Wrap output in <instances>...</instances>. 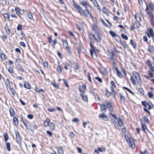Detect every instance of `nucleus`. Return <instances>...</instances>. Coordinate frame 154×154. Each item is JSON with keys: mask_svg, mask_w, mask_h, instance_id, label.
Listing matches in <instances>:
<instances>
[{"mask_svg": "<svg viewBox=\"0 0 154 154\" xmlns=\"http://www.w3.org/2000/svg\"><path fill=\"white\" fill-rule=\"evenodd\" d=\"M6 148L7 151L8 152L11 151V145L9 142H7L6 143Z\"/></svg>", "mask_w": 154, "mask_h": 154, "instance_id": "obj_49", "label": "nucleus"}, {"mask_svg": "<svg viewBox=\"0 0 154 154\" xmlns=\"http://www.w3.org/2000/svg\"><path fill=\"white\" fill-rule=\"evenodd\" d=\"M51 120L50 119L47 118L44 121L43 123L44 126L45 127H47L49 125L51 122H50Z\"/></svg>", "mask_w": 154, "mask_h": 154, "instance_id": "obj_29", "label": "nucleus"}, {"mask_svg": "<svg viewBox=\"0 0 154 154\" xmlns=\"http://www.w3.org/2000/svg\"><path fill=\"white\" fill-rule=\"evenodd\" d=\"M13 121L14 125L17 126L19 125V120L15 116L13 117Z\"/></svg>", "mask_w": 154, "mask_h": 154, "instance_id": "obj_38", "label": "nucleus"}, {"mask_svg": "<svg viewBox=\"0 0 154 154\" xmlns=\"http://www.w3.org/2000/svg\"><path fill=\"white\" fill-rule=\"evenodd\" d=\"M147 32L146 33V34L149 38L151 37L152 38L153 41L154 42V32L153 29L151 28H148L147 29Z\"/></svg>", "mask_w": 154, "mask_h": 154, "instance_id": "obj_13", "label": "nucleus"}, {"mask_svg": "<svg viewBox=\"0 0 154 154\" xmlns=\"http://www.w3.org/2000/svg\"><path fill=\"white\" fill-rule=\"evenodd\" d=\"M140 25L137 22H135L133 24V26L134 27V28L136 29L139 28Z\"/></svg>", "mask_w": 154, "mask_h": 154, "instance_id": "obj_53", "label": "nucleus"}, {"mask_svg": "<svg viewBox=\"0 0 154 154\" xmlns=\"http://www.w3.org/2000/svg\"><path fill=\"white\" fill-rule=\"evenodd\" d=\"M99 119H103L105 121H107L108 120V118L107 116L104 113H102L99 115L98 116Z\"/></svg>", "mask_w": 154, "mask_h": 154, "instance_id": "obj_21", "label": "nucleus"}, {"mask_svg": "<svg viewBox=\"0 0 154 154\" xmlns=\"http://www.w3.org/2000/svg\"><path fill=\"white\" fill-rule=\"evenodd\" d=\"M140 154H149V152L147 151V149H145L143 151L141 150H139Z\"/></svg>", "mask_w": 154, "mask_h": 154, "instance_id": "obj_55", "label": "nucleus"}, {"mask_svg": "<svg viewBox=\"0 0 154 154\" xmlns=\"http://www.w3.org/2000/svg\"><path fill=\"white\" fill-rule=\"evenodd\" d=\"M4 29L7 35H9L11 33V29L8 24H5L4 26Z\"/></svg>", "mask_w": 154, "mask_h": 154, "instance_id": "obj_24", "label": "nucleus"}, {"mask_svg": "<svg viewBox=\"0 0 154 154\" xmlns=\"http://www.w3.org/2000/svg\"><path fill=\"white\" fill-rule=\"evenodd\" d=\"M73 64L75 71H76V70L79 69H80V65L78 63L76 62H73Z\"/></svg>", "mask_w": 154, "mask_h": 154, "instance_id": "obj_32", "label": "nucleus"}, {"mask_svg": "<svg viewBox=\"0 0 154 154\" xmlns=\"http://www.w3.org/2000/svg\"><path fill=\"white\" fill-rule=\"evenodd\" d=\"M122 88L124 90H126L129 92L131 94L133 95H134V94L131 90H130L128 88L125 87V86H123V87H122Z\"/></svg>", "mask_w": 154, "mask_h": 154, "instance_id": "obj_47", "label": "nucleus"}, {"mask_svg": "<svg viewBox=\"0 0 154 154\" xmlns=\"http://www.w3.org/2000/svg\"><path fill=\"white\" fill-rule=\"evenodd\" d=\"M141 104L144 106L143 108L144 111L147 113L149 116H150L151 114L149 110L153 108L154 106L153 104L151 102H148L146 101H142Z\"/></svg>", "mask_w": 154, "mask_h": 154, "instance_id": "obj_7", "label": "nucleus"}, {"mask_svg": "<svg viewBox=\"0 0 154 154\" xmlns=\"http://www.w3.org/2000/svg\"><path fill=\"white\" fill-rule=\"evenodd\" d=\"M105 95L107 97H109L111 95V93H112V92H110L109 91V90L107 88L105 89Z\"/></svg>", "mask_w": 154, "mask_h": 154, "instance_id": "obj_45", "label": "nucleus"}, {"mask_svg": "<svg viewBox=\"0 0 154 154\" xmlns=\"http://www.w3.org/2000/svg\"><path fill=\"white\" fill-rule=\"evenodd\" d=\"M88 37L90 41L89 42L90 43H95V41L97 43H99L101 40V38L99 34H95L89 33Z\"/></svg>", "mask_w": 154, "mask_h": 154, "instance_id": "obj_8", "label": "nucleus"}, {"mask_svg": "<svg viewBox=\"0 0 154 154\" xmlns=\"http://www.w3.org/2000/svg\"><path fill=\"white\" fill-rule=\"evenodd\" d=\"M14 10L19 18L20 19H22V18L21 16L22 14L21 12V9L18 7H16L15 8Z\"/></svg>", "mask_w": 154, "mask_h": 154, "instance_id": "obj_18", "label": "nucleus"}, {"mask_svg": "<svg viewBox=\"0 0 154 154\" xmlns=\"http://www.w3.org/2000/svg\"><path fill=\"white\" fill-rule=\"evenodd\" d=\"M77 28L79 31H84V30L83 29V27L82 25H77Z\"/></svg>", "mask_w": 154, "mask_h": 154, "instance_id": "obj_61", "label": "nucleus"}, {"mask_svg": "<svg viewBox=\"0 0 154 154\" xmlns=\"http://www.w3.org/2000/svg\"><path fill=\"white\" fill-rule=\"evenodd\" d=\"M125 140L130 147L133 149H134L136 147L135 142L136 140L134 138L131 137H129L127 135L125 134Z\"/></svg>", "mask_w": 154, "mask_h": 154, "instance_id": "obj_9", "label": "nucleus"}, {"mask_svg": "<svg viewBox=\"0 0 154 154\" xmlns=\"http://www.w3.org/2000/svg\"><path fill=\"white\" fill-rule=\"evenodd\" d=\"M7 70L8 72L11 74V75L13 77H15L14 75H16V74H15L14 71V68L11 66H9Z\"/></svg>", "mask_w": 154, "mask_h": 154, "instance_id": "obj_23", "label": "nucleus"}, {"mask_svg": "<svg viewBox=\"0 0 154 154\" xmlns=\"http://www.w3.org/2000/svg\"><path fill=\"white\" fill-rule=\"evenodd\" d=\"M17 66L18 67V69L19 70L21 71L22 72H24V70L22 66L20 64H18Z\"/></svg>", "mask_w": 154, "mask_h": 154, "instance_id": "obj_58", "label": "nucleus"}, {"mask_svg": "<svg viewBox=\"0 0 154 154\" xmlns=\"http://www.w3.org/2000/svg\"><path fill=\"white\" fill-rule=\"evenodd\" d=\"M3 136L4 138L5 142H7L9 139V137L8 133L7 132H5L3 134Z\"/></svg>", "mask_w": 154, "mask_h": 154, "instance_id": "obj_48", "label": "nucleus"}, {"mask_svg": "<svg viewBox=\"0 0 154 154\" xmlns=\"http://www.w3.org/2000/svg\"><path fill=\"white\" fill-rule=\"evenodd\" d=\"M111 121L114 124L115 126V128L118 130H119V128H118V127L117 125V121L115 120L114 119H111Z\"/></svg>", "mask_w": 154, "mask_h": 154, "instance_id": "obj_44", "label": "nucleus"}, {"mask_svg": "<svg viewBox=\"0 0 154 154\" xmlns=\"http://www.w3.org/2000/svg\"><path fill=\"white\" fill-rule=\"evenodd\" d=\"M73 6L81 16L85 18L90 17L92 19L94 18V17L88 10V8H91V6L87 1H83L79 2L80 5L85 8V9H83L82 7L75 2L74 1H73Z\"/></svg>", "mask_w": 154, "mask_h": 154, "instance_id": "obj_1", "label": "nucleus"}, {"mask_svg": "<svg viewBox=\"0 0 154 154\" xmlns=\"http://www.w3.org/2000/svg\"><path fill=\"white\" fill-rule=\"evenodd\" d=\"M143 118L145 121L144 122H146L147 124L150 123L149 120L147 116H145Z\"/></svg>", "mask_w": 154, "mask_h": 154, "instance_id": "obj_60", "label": "nucleus"}, {"mask_svg": "<svg viewBox=\"0 0 154 154\" xmlns=\"http://www.w3.org/2000/svg\"><path fill=\"white\" fill-rule=\"evenodd\" d=\"M130 43L134 49H136L137 47V43L136 42H134L132 39H131Z\"/></svg>", "mask_w": 154, "mask_h": 154, "instance_id": "obj_42", "label": "nucleus"}, {"mask_svg": "<svg viewBox=\"0 0 154 154\" xmlns=\"http://www.w3.org/2000/svg\"><path fill=\"white\" fill-rule=\"evenodd\" d=\"M57 151L59 154H64V151L62 146H59L56 147Z\"/></svg>", "mask_w": 154, "mask_h": 154, "instance_id": "obj_34", "label": "nucleus"}, {"mask_svg": "<svg viewBox=\"0 0 154 154\" xmlns=\"http://www.w3.org/2000/svg\"><path fill=\"white\" fill-rule=\"evenodd\" d=\"M15 134V139L16 142L20 146L22 145V138L20 137L19 132L17 131H14Z\"/></svg>", "mask_w": 154, "mask_h": 154, "instance_id": "obj_12", "label": "nucleus"}, {"mask_svg": "<svg viewBox=\"0 0 154 154\" xmlns=\"http://www.w3.org/2000/svg\"><path fill=\"white\" fill-rule=\"evenodd\" d=\"M27 16L29 19L31 20H34L33 13L31 11L27 12Z\"/></svg>", "mask_w": 154, "mask_h": 154, "instance_id": "obj_40", "label": "nucleus"}, {"mask_svg": "<svg viewBox=\"0 0 154 154\" xmlns=\"http://www.w3.org/2000/svg\"><path fill=\"white\" fill-rule=\"evenodd\" d=\"M11 93L12 94L13 96H15V94H17L15 90L13 88L11 89L10 90Z\"/></svg>", "mask_w": 154, "mask_h": 154, "instance_id": "obj_64", "label": "nucleus"}, {"mask_svg": "<svg viewBox=\"0 0 154 154\" xmlns=\"http://www.w3.org/2000/svg\"><path fill=\"white\" fill-rule=\"evenodd\" d=\"M66 50V52L69 55H71L72 54V52L69 46L64 48Z\"/></svg>", "mask_w": 154, "mask_h": 154, "instance_id": "obj_52", "label": "nucleus"}, {"mask_svg": "<svg viewBox=\"0 0 154 154\" xmlns=\"http://www.w3.org/2000/svg\"><path fill=\"white\" fill-rule=\"evenodd\" d=\"M22 122L27 129L29 128V126L30 125V122L27 119H25V120H23Z\"/></svg>", "mask_w": 154, "mask_h": 154, "instance_id": "obj_25", "label": "nucleus"}, {"mask_svg": "<svg viewBox=\"0 0 154 154\" xmlns=\"http://www.w3.org/2000/svg\"><path fill=\"white\" fill-rule=\"evenodd\" d=\"M52 85L55 88L59 89L60 87L59 85L56 84L55 82H54L52 83H51Z\"/></svg>", "mask_w": 154, "mask_h": 154, "instance_id": "obj_59", "label": "nucleus"}, {"mask_svg": "<svg viewBox=\"0 0 154 154\" xmlns=\"http://www.w3.org/2000/svg\"><path fill=\"white\" fill-rule=\"evenodd\" d=\"M138 91L140 93V94L143 95L144 94V91L142 88H139L138 89Z\"/></svg>", "mask_w": 154, "mask_h": 154, "instance_id": "obj_54", "label": "nucleus"}, {"mask_svg": "<svg viewBox=\"0 0 154 154\" xmlns=\"http://www.w3.org/2000/svg\"><path fill=\"white\" fill-rule=\"evenodd\" d=\"M143 39L145 42H146L147 44H149V43L148 42V38L146 35H144L143 37Z\"/></svg>", "mask_w": 154, "mask_h": 154, "instance_id": "obj_63", "label": "nucleus"}, {"mask_svg": "<svg viewBox=\"0 0 154 154\" xmlns=\"http://www.w3.org/2000/svg\"><path fill=\"white\" fill-rule=\"evenodd\" d=\"M134 18L138 22H140L141 21V17L140 14L138 12L135 13Z\"/></svg>", "mask_w": 154, "mask_h": 154, "instance_id": "obj_27", "label": "nucleus"}, {"mask_svg": "<svg viewBox=\"0 0 154 154\" xmlns=\"http://www.w3.org/2000/svg\"><path fill=\"white\" fill-rule=\"evenodd\" d=\"M140 121L142 127V130L144 133H146V130L148 129L146 125L145 122H143L142 119H140Z\"/></svg>", "mask_w": 154, "mask_h": 154, "instance_id": "obj_16", "label": "nucleus"}, {"mask_svg": "<svg viewBox=\"0 0 154 154\" xmlns=\"http://www.w3.org/2000/svg\"><path fill=\"white\" fill-rule=\"evenodd\" d=\"M79 89L81 93H85L86 89V86L84 84L82 85H80L79 86Z\"/></svg>", "mask_w": 154, "mask_h": 154, "instance_id": "obj_19", "label": "nucleus"}, {"mask_svg": "<svg viewBox=\"0 0 154 154\" xmlns=\"http://www.w3.org/2000/svg\"><path fill=\"white\" fill-rule=\"evenodd\" d=\"M80 95L82 97L83 100L85 102L88 101V97L87 96L85 95V93H81L80 94Z\"/></svg>", "mask_w": 154, "mask_h": 154, "instance_id": "obj_37", "label": "nucleus"}, {"mask_svg": "<svg viewBox=\"0 0 154 154\" xmlns=\"http://www.w3.org/2000/svg\"><path fill=\"white\" fill-rule=\"evenodd\" d=\"M102 11L107 16H109L111 13L109 9L105 6L103 7Z\"/></svg>", "mask_w": 154, "mask_h": 154, "instance_id": "obj_26", "label": "nucleus"}, {"mask_svg": "<svg viewBox=\"0 0 154 154\" xmlns=\"http://www.w3.org/2000/svg\"><path fill=\"white\" fill-rule=\"evenodd\" d=\"M147 51L151 53H153L154 52V46L153 45H152L150 44L148 45Z\"/></svg>", "mask_w": 154, "mask_h": 154, "instance_id": "obj_28", "label": "nucleus"}, {"mask_svg": "<svg viewBox=\"0 0 154 154\" xmlns=\"http://www.w3.org/2000/svg\"><path fill=\"white\" fill-rule=\"evenodd\" d=\"M121 35L122 39L126 40H128V37L126 35H125L123 33H122L121 34Z\"/></svg>", "mask_w": 154, "mask_h": 154, "instance_id": "obj_57", "label": "nucleus"}, {"mask_svg": "<svg viewBox=\"0 0 154 154\" xmlns=\"http://www.w3.org/2000/svg\"><path fill=\"white\" fill-rule=\"evenodd\" d=\"M92 30L96 33L99 34L100 29L96 24H93L92 25Z\"/></svg>", "mask_w": 154, "mask_h": 154, "instance_id": "obj_17", "label": "nucleus"}, {"mask_svg": "<svg viewBox=\"0 0 154 154\" xmlns=\"http://www.w3.org/2000/svg\"><path fill=\"white\" fill-rule=\"evenodd\" d=\"M146 5L145 11L148 16L152 26L154 27V4L152 1H145Z\"/></svg>", "mask_w": 154, "mask_h": 154, "instance_id": "obj_3", "label": "nucleus"}, {"mask_svg": "<svg viewBox=\"0 0 154 154\" xmlns=\"http://www.w3.org/2000/svg\"><path fill=\"white\" fill-rule=\"evenodd\" d=\"M9 112L10 115L11 117H14L15 115V112L14 110L12 108H10L9 109Z\"/></svg>", "mask_w": 154, "mask_h": 154, "instance_id": "obj_39", "label": "nucleus"}, {"mask_svg": "<svg viewBox=\"0 0 154 154\" xmlns=\"http://www.w3.org/2000/svg\"><path fill=\"white\" fill-rule=\"evenodd\" d=\"M110 88L111 90V92L115 95L116 92L115 90L117 88V86L115 82L113 81H111Z\"/></svg>", "mask_w": 154, "mask_h": 154, "instance_id": "obj_15", "label": "nucleus"}, {"mask_svg": "<svg viewBox=\"0 0 154 154\" xmlns=\"http://www.w3.org/2000/svg\"><path fill=\"white\" fill-rule=\"evenodd\" d=\"M63 83L68 88V90H69V86L67 82L66 79H63Z\"/></svg>", "mask_w": 154, "mask_h": 154, "instance_id": "obj_62", "label": "nucleus"}, {"mask_svg": "<svg viewBox=\"0 0 154 154\" xmlns=\"http://www.w3.org/2000/svg\"><path fill=\"white\" fill-rule=\"evenodd\" d=\"M109 33L111 35V36L113 37H114L116 36H117V34L114 31L110 30L109 31Z\"/></svg>", "mask_w": 154, "mask_h": 154, "instance_id": "obj_50", "label": "nucleus"}, {"mask_svg": "<svg viewBox=\"0 0 154 154\" xmlns=\"http://www.w3.org/2000/svg\"><path fill=\"white\" fill-rule=\"evenodd\" d=\"M0 57L2 61H5L7 58V56L5 54L2 53L0 54Z\"/></svg>", "mask_w": 154, "mask_h": 154, "instance_id": "obj_46", "label": "nucleus"}, {"mask_svg": "<svg viewBox=\"0 0 154 154\" xmlns=\"http://www.w3.org/2000/svg\"><path fill=\"white\" fill-rule=\"evenodd\" d=\"M118 37L119 39L118 40L116 39V41L118 42H120L121 44L122 47L124 48H126L127 47V45L126 44V42H122L120 37L119 36H118Z\"/></svg>", "mask_w": 154, "mask_h": 154, "instance_id": "obj_22", "label": "nucleus"}, {"mask_svg": "<svg viewBox=\"0 0 154 154\" xmlns=\"http://www.w3.org/2000/svg\"><path fill=\"white\" fill-rule=\"evenodd\" d=\"M106 148L105 147H98L97 149L94 150V152L97 154H99L100 152H104L106 151Z\"/></svg>", "mask_w": 154, "mask_h": 154, "instance_id": "obj_20", "label": "nucleus"}, {"mask_svg": "<svg viewBox=\"0 0 154 154\" xmlns=\"http://www.w3.org/2000/svg\"><path fill=\"white\" fill-rule=\"evenodd\" d=\"M48 126L49 127V130L50 131H53L55 129V125L53 122H51Z\"/></svg>", "mask_w": 154, "mask_h": 154, "instance_id": "obj_41", "label": "nucleus"}, {"mask_svg": "<svg viewBox=\"0 0 154 154\" xmlns=\"http://www.w3.org/2000/svg\"><path fill=\"white\" fill-rule=\"evenodd\" d=\"M61 40L62 42V45L63 48L67 47L69 46V44L66 39L61 38Z\"/></svg>", "mask_w": 154, "mask_h": 154, "instance_id": "obj_31", "label": "nucleus"}, {"mask_svg": "<svg viewBox=\"0 0 154 154\" xmlns=\"http://www.w3.org/2000/svg\"><path fill=\"white\" fill-rule=\"evenodd\" d=\"M3 15L5 20L10 21V15L8 13H5L3 14Z\"/></svg>", "mask_w": 154, "mask_h": 154, "instance_id": "obj_33", "label": "nucleus"}, {"mask_svg": "<svg viewBox=\"0 0 154 154\" xmlns=\"http://www.w3.org/2000/svg\"><path fill=\"white\" fill-rule=\"evenodd\" d=\"M93 4L94 8L98 11L100 12L102 11L101 8L97 0H90Z\"/></svg>", "mask_w": 154, "mask_h": 154, "instance_id": "obj_11", "label": "nucleus"}, {"mask_svg": "<svg viewBox=\"0 0 154 154\" xmlns=\"http://www.w3.org/2000/svg\"><path fill=\"white\" fill-rule=\"evenodd\" d=\"M56 70L58 73L59 74L62 72V71L63 69L61 65L60 64H59L56 68Z\"/></svg>", "mask_w": 154, "mask_h": 154, "instance_id": "obj_35", "label": "nucleus"}, {"mask_svg": "<svg viewBox=\"0 0 154 154\" xmlns=\"http://www.w3.org/2000/svg\"><path fill=\"white\" fill-rule=\"evenodd\" d=\"M147 94L149 98H152L153 97L154 94L152 91L148 92Z\"/></svg>", "mask_w": 154, "mask_h": 154, "instance_id": "obj_56", "label": "nucleus"}, {"mask_svg": "<svg viewBox=\"0 0 154 154\" xmlns=\"http://www.w3.org/2000/svg\"><path fill=\"white\" fill-rule=\"evenodd\" d=\"M94 43L89 42L90 45L91 47V49H90V52L91 55V57H93V54H96V51L97 50L96 47L94 45Z\"/></svg>", "mask_w": 154, "mask_h": 154, "instance_id": "obj_14", "label": "nucleus"}, {"mask_svg": "<svg viewBox=\"0 0 154 154\" xmlns=\"http://www.w3.org/2000/svg\"><path fill=\"white\" fill-rule=\"evenodd\" d=\"M145 63L149 69L148 71L149 75H143V77L148 80L150 79V81L154 84V79H150V78H153L154 76V66L151 60L149 59L146 60Z\"/></svg>", "mask_w": 154, "mask_h": 154, "instance_id": "obj_4", "label": "nucleus"}, {"mask_svg": "<svg viewBox=\"0 0 154 154\" xmlns=\"http://www.w3.org/2000/svg\"><path fill=\"white\" fill-rule=\"evenodd\" d=\"M105 103L101 104H99L100 106V109L101 112H107V109L109 111V116L110 115L116 120H117L118 125L121 127L123 126V123L121 118L119 117L117 118L116 114H114L113 112L114 111V105L109 100H106Z\"/></svg>", "mask_w": 154, "mask_h": 154, "instance_id": "obj_2", "label": "nucleus"}, {"mask_svg": "<svg viewBox=\"0 0 154 154\" xmlns=\"http://www.w3.org/2000/svg\"><path fill=\"white\" fill-rule=\"evenodd\" d=\"M35 90L36 92L38 93H44L45 90H44L40 88V87L36 86L35 87Z\"/></svg>", "mask_w": 154, "mask_h": 154, "instance_id": "obj_30", "label": "nucleus"}, {"mask_svg": "<svg viewBox=\"0 0 154 154\" xmlns=\"http://www.w3.org/2000/svg\"><path fill=\"white\" fill-rule=\"evenodd\" d=\"M130 80L134 85H135L137 82L140 85H141L142 84L140 74L136 71L132 72V75L131 76Z\"/></svg>", "mask_w": 154, "mask_h": 154, "instance_id": "obj_6", "label": "nucleus"}, {"mask_svg": "<svg viewBox=\"0 0 154 154\" xmlns=\"http://www.w3.org/2000/svg\"><path fill=\"white\" fill-rule=\"evenodd\" d=\"M115 54L112 51H110L108 52L107 56L108 58L111 60L113 63V66L114 67L115 70L116 71V75L120 78L122 79L123 78V75L122 72L119 71L117 67L116 66V60L114 58Z\"/></svg>", "mask_w": 154, "mask_h": 154, "instance_id": "obj_5", "label": "nucleus"}, {"mask_svg": "<svg viewBox=\"0 0 154 154\" xmlns=\"http://www.w3.org/2000/svg\"><path fill=\"white\" fill-rule=\"evenodd\" d=\"M119 96L121 101L122 102L125 103V96L121 94H119Z\"/></svg>", "mask_w": 154, "mask_h": 154, "instance_id": "obj_43", "label": "nucleus"}, {"mask_svg": "<svg viewBox=\"0 0 154 154\" xmlns=\"http://www.w3.org/2000/svg\"><path fill=\"white\" fill-rule=\"evenodd\" d=\"M43 65L45 68H47L48 67V63L47 61H45L43 63Z\"/></svg>", "mask_w": 154, "mask_h": 154, "instance_id": "obj_51", "label": "nucleus"}, {"mask_svg": "<svg viewBox=\"0 0 154 154\" xmlns=\"http://www.w3.org/2000/svg\"><path fill=\"white\" fill-rule=\"evenodd\" d=\"M52 35H49L47 37V40L48 43L51 45L53 48H55V46L57 43V38H55L54 40L52 39Z\"/></svg>", "mask_w": 154, "mask_h": 154, "instance_id": "obj_10", "label": "nucleus"}, {"mask_svg": "<svg viewBox=\"0 0 154 154\" xmlns=\"http://www.w3.org/2000/svg\"><path fill=\"white\" fill-rule=\"evenodd\" d=\"M24 86L25 88L29 90L31 88V85L28 82H24Z\"/></svg>", "mask_w": 154, "mask_h": 154, "instance_id": "obj_36", "label": "nucleus"}]
</instances>
